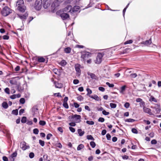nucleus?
Segmentation results:
<instances>
[{
  "label": "nucleus",
  "mask_w": 161,
  "mask_h": 161,
  "mask_svg": "<svg viewBox=\"0 0 161 161\" xmlns=\"http://www.w3.org/2000/svg\"><path fill=\"white\" fill-rule=\"evenodd\" d=\"M26 9V6L24 4V1L23 0H21V12L22 13V14L21 13V19L22 20V22L23 25L26 24H28L33 19V17H30L26 20V19L28 15V12H26L25 13H23V12L25 11Z\"/></svg>",
  "instance_id": "1"
},
{
  "label": "nucleus",
  "mask_w": 161,
  "mask_h": 161,
  "mask_svg": "<svg viewBox=\"0 0 161 161\" xmlns=\"http://www.w3.org/2000/svg\"><path fill=\"white\" fill-rule=\"evenodd\" d=\"M12 10L8 6L4 7L1 11L2 15L4 17L12 13Z\"/></svg>",
  "instance_id": "2"
},
{
  "label": "nucleus",
  "mask_w": 161,
  "mask_h": 161,
  "mask_svg": "<svg viewBox=\"0 0 161 161\" xmlns=\"http://www.w3.org/2000/svg\"><path fill=\"white\" fill-rule=\"evenodd\" d=\"M81 54V59L83 61H85L91 56L92 53L84 51L82 52Z\"/></svg>",
  "instance_id": "3"
},
{
  "label": "nucleus",
  "mask_w": 161,
  "mask_h": 161,
  "mask_svg": "<svg viewBox=\"0 0 161 161\" xmlns=\"http://www.w3.org/2000/svg\"><path fill=\"white\" fill-rule=\"evenodd\" d=\"M42 3V0H36L34 5L35 9L37 10H39L41 8Z\"/></svg>",
  "instance_id": "4"
},
{
  "label": "nucleus",
  "mask_w": 161,
  "mask_h": 161,
  "mask_svg": "<svg viewBox=\"0 0 161 161\" xmlns=\"http://www.w3.org/2000/svg\"><path fill=\"white\" fill-rule=\"evenodd\" d=\"M104 54L101 53H98L97 55L96 60H95V62L97 64H100L102 60V58Z\"/></svg>",
  "instance_id": "5"
},
{
  "label": "nucleus",
  "mask_w": 161,
  "mask_h": 161,
  "mask_svg": "<svg viewBox=\"0 0 161 161\" xmlns=\"http://www.w3.org/2000/svg\"><path fill=\"white\" fill-rule=\"evenodd\" d=\"M52 2V0H43V7L45 8L49 7Z\"/></svg>",
  "instance_id": "6"
},
{
  "label": "nucleus",
  "mask_w": 161,
  "mask_h": 161,
  "mask_svg": "<svg viewBox=\"0 0 161 161\" xmlns=\"http://www.w3.org/2000/svg\"><path fill=\"white\" fill-rule=\"evenodd\" d=\"M80 67V65L79 64H77L75 65V68L76 72V74L78 76H80L81 74Z\"/></svg>",
  "instance_id": "7"
},
{
  "label": "nucleus",
  "mask_w": 161,
  "mask_h": 161,
  "mask_svg": "<svg viewBox=\"0 0 161 161\" xmlns=\"http://www.w3.org/2000/svg\"><path fill=\"white\" fill-rule=\"evenodd\" d=\"M30 147L29 145L26 143L25 142H23L22 143V148L23 150H25L26 149H29Z\"/></svg>",
  "instance_id": "8"
},
{
  "label": "nucleus",
  "mask_w": 161,
  "mask_h": 161,
  "mask_svg": "<svg viewBox=\"0 0 161 161\" xmlns=\"http://www.w3.org/2000/svg\"><path fill=\"white\" fill-rule=\"evenodd\" d=\"M60 16L64 20H66L69 18V16L68 14L65 13H63L60 14Z\"/></svg>",
  "instance_id": "9"
},
{
  "label": "nucleus",
  "mask_w": 161,
  "mask_h": 161,
  "mask_svg": "<svg viewBox=\"0 0 161 161\" xmlns=\"http://www.w3.org/2000/svg\"><path fill=\"white\" fill-rule=\"evenodd\" d=\"M143 110L144 112L147 113L150 115H153V114L151 112V110L149 108H147L145 107H143Z\"/></svg>",
  "instance_id": "10"
},
{
  "label": "nucleus",
  "mask_w": 161,
  "mask_h": 161,
  "mask_svg": "<svg viewBox=\"0 0 161 161\" xmlns=\"http://www.w3.org/2000/svg\"><path fill=\"white\" fill-rule=\"evenodd\" d=\"M15 11L20 12V0H18L16 2V3L15 6Z\"/></svg>",
  "instance_id": "11"
},
{
  "label": "nucleus",
  "mask_w": 161,
  "mask_h": 161,
  "mask_svg": "<svg viewBox=\"0 0 161 161\" xmlns=\"http://www.w3.org/2000/svg\"><path fill=\"white\" fill-rule=\"evenodd\" d=\"M74 119L76 123H79L81 121V116L80 115L77 114H75L74 115Z\"/></svg>",
  "instance_id": "12"
},
{
  "label": "nucleus",
  "mask_w": 161,
  "mask_h": 161,
  "mask_svg": "<svg viewBox=\"0 0 161 161\" xmlns=\"http://www.w3.org/2000/svg\"><path fill=\"white\" fill-rule=\"evenodd\" d=\"M80 9V8L79 6H75L72 8L71 13L73 14L74 13L78 11Z\"/></svg>",
  "instance_id": "13"
},
{
  "label": "nucleus",
  "mask_w": 161,
  "mask_h": 161,
  "mask_svg": "<svg viewBox=\"0 0 161 161\" xmlns=\"http://www.w3.org/2000/svg\"><path fill=\"white\" fill-rule=\"evenodd\" d=\"M17 153L16 151L14 152L11 155L10 157V159L11 161H14L15 160V157H16Z\"/></svg>",
  "instance_id": "14"
},
{
  "label": "nucleus",
  "mask_w": 161,
  "mask_h": 161,
  "mask_svg": "<svg viewBox=\"0 0 161 161\" xmlns=\"http://www.w3.org/2000/svg\"><path fill=\"white\" fill-rule=\"evenodd\" d=\"M72 6L71 5H68L64 9V11L65 12H71Z\"/></svg>",
  "instance_id": "15"
},
{
  "label": "nucleus",
  "mask_w": 161,
  "mask_h": 161,
  "mask_svg": "<svg viewBox=\"0 0 161 161\" xmlns=\"http://www.w3.org/2000/svg\"><path fill=\"white\" fill-rule=\"evenodd\" d=\"M54 84L56 88H61L63 87V85L61 83H59L58 82H54Z\"/></svg>",
  "instance_id": "16"
},
{
  "label": "nucleus",
  "mask_w": 161,
  "mask_h": 161,
  "mask_svg": "<svg viewBox=\"0 0 161 161\" xmlns=\"http://www.w3.org/2000/svg\"><path fill=\"white\" fill-rule=\"evenodd\" d=\"M142 44L148 45L151 44L152 43L151 39H150L149 40H146L145 42H143L142 43Z\"/></svg>",
  "instance_id": "17"
},
{
  "label": "nucleus",
  "mask_w": 161,
  "mask_h": 161,
  "mask_svg": "<svg viewBox=\"0 0 161 161\" xmlns=\"http://www.w3.org/2000/svg\"><path fill=\"white\" fill-rule=\"evenodd\" d=\"M2 106L3 108L6 109L8 108V103L6 102H3L2 103Z\"/></svg>",
  "instance_id": "18"
},
{
  "label": "nucleus",
  "mask_w": 161,
  "mask_h": 161,
  "mask_svg": "<svg viewBox=\"0 0 161 161\" xmlns=\"http://www.w3.org/2000/svg\"><path fill=\"white\" fill-rule=\"evenodd\" d=\"M87 74L88 75H89L92 79H96V76L94 74L91 73L89 72H88Z\"/></svg>",
  "instance_id": "19"
},
{
  "label": "nucleus",
  "mask_w": 161,
  "mask_h": 161,
  "mask_svg": "<svg viewBox=\"0 0 161 161\" xmlns=\"http://www.w3.org/2000/svg\"><path fill=\"white\" fill-rule=\"evenodd\" d=\"M77 131L79 136H83L85 133V132L84 131H82L80 129H78Z\"/></svg>",
  "instance_id": "20"
},
{
  "label": "nucleus",
  "mask_w": 161,
  "mask_h": 161,
  "mask_svg": "<svg viewBox=\"0 0 161 161\" xmlns=\"http://www.w3.org/2000/svg\"><path fill=\"white\" fill-rule=\"evenodd\" d=\"M126 86L125 85L122 86L120 88V92L122 94H124V92L125 91Z\"/></svg>",
  "instance_id": "21"
},
{
  "label": "nucleus",
  "mask_w": 161,
  "mask_h": 161,
  "mask_svg": "<svg viewBox=\"0 0 161 161\" xmlns=\"http://www.w3.org/2000/svg\"><path fill=\"white\" fill-rule=\"evenodd\" d=\"M11 114L15 116L18 115V110L17 109L13 110L12 111Z\"/></svg>",
  "instance_id": "22"
},
{
  "label": "nucleus",
  "mask_w": 161,
  "mask_h": 161,
  "mask_svg": "<svg viewBox=\"0 0 161 161\" xmlns=\"http://www.w3.org/2000/svg\"><path fill=\"white\" fill-rule=\"evenodd\" d=\"M71 48L70 47H67L64 49V51L66 53H69L71 52Z\"/></svg>",
  "instance_id": "23"
},
{
  "label": "nucleus",
  "mask_w": 161,
  "mask_h": 161,
  "mask_svg": "<svg viewBox=\"0 0 161 161\" xmlns=\"http://www.w3.org/2000/svg\"><path fill=\"white\" fill-rule=\"evenodd\" d=\"M89 97L97 101H98L99 100L98 97L96 95H95L94 96H89Z\"/></svg>",
  "instance_id": "24"
},
{
  "label": "nucleus",
  "mask_w": 161,
  "mask_h": 161,
  "mask_svg": "<svg viewBox=\"0 0 161 161\" xmlns=\"http://www.w3.org/2000/svg\"><path fill=\"white\" fill-rule=\"evenodd\" d=\"M149 101L151 102H154L155 103L157 102V100L153 96H151L150 98Z\"/></svg>",
  "instance_id": "25"
},
{
  "label": "nucleus",
  "mask_w": 161,
  "mask_h": 161,
  "mask_svg": "<svg viewBox=\"0 0 161 161\" xmlns=\"http://www.w3.org/2000/svg\"><path fill=\"white\" fill-rule=\"evenodd\" d=\"M153 108L155 109L156 111V114L159 113L161 111V108L160 107H158V108L156 107H153Z\"/></svg>",
  "instance_id": "26"
},
{
  "label": "nucleus",
  "mask_w": 161,
  "mask_h": 161,
  "mask_svg": "<svg viewBox=\"0 0 161 161\" xmlns=\"http://www.w3.org/2000/svg\"><path fill=\"white\" fill-rule=\"evenodd\" d=\"M84 145L82 144H80L79 145L77 148V150H80L84 147Z\"/></svg>",
  "instance_id": "27"
},
{
  "label": "nucleus",
  "mask_w": 161,
  "mask_h": 161,
  "mask_svg": "<svg viewBox=\"0 0 161 161\" xmlns=\"http://www.w3.org/2000/svg\"><path fill=\"white\" fill-rule=\"evenodd\" d=\"M21 122L23 123H26L27 121V118L26 117H23L21 120Z\"/></svg>",
  "instance_id": "28"
},
{
  "label": "nucleus",
  "mask_w": 161,
  "mask_h": 161,
  "mask_svg": "<svg viewBox=\"0 0 161 161\" xmlns=\"http://www.w3.org/2000/svg\"><path fill=\"white\" fill-rule=\"evenodd\" d=\"M135 121V120L132 119H128L125 120V121L128 122H133Z\"/></svg>",
  "instance_id": "29"
},
{
  "label": "nucleus",
  "mask_w": 161,
  "mask_h": 161,
  "mask_svg": "<svg viewBox=\"0 0 161 161\" xmlns=\"http://www.w3.org/2000/svg\"><path fill=\"white\" fill-rule=\"evenodd\" d=\"M87 92V95L89 96H90V95L92 93V90L89 88H87L86 89Z\"/></svg>",
  "instance_id": "30"
},
{
  "label": "nucleus",
  "mask_w": 161,
  "mask_h": 161,
  "mask_svg": "<svg viewBox=\"0 0 161 161\" xmlns=\"http://www.w3.org/2000/svg\"><path fill=\"white\" fill-rule=\"evenodd\" d=\"M110 106L111 108H116L117 105L115 103H111L110 104Z\"/></svg>",
  "instance_id": "31"
},
{
  "label": "nucleus",
  "mask_w": 161,
  "mask_h": 161,
  "mask_svg": "<svg viewBox=\"0 0 161 161\" xmlns=\"http://www.w3.org/2000/svg\"><path fill=\"white\" fill-rule=\"evenodd\" d=\"M39 124L40 125L44 126L46 124V122L45 121L43 120H40L39 121Z\"/></svg>",
  "instance_id": "32"
},
{
  "label": "nucleus",
  "mask_w": 161,
  "mask_h": 161,
  "mask_svg": "<svg viewBox=\"0 0 161 161\" xmlns=\"http://www.w3.org/2000/svg\"><path fill=\"white\" fill-rule=\"evenodd\" d=\"M39 143L40 144L42 147H43L45 145V142L41 140H39Z\"/></svg>",
  "instance_id": "33"
},
{
  "label": "nucleus",
  "mask_w": 161,
  "mask_h": 161,
  "mask_svg": "<svg viewBox=\"0 0 161 161\" xmlns=\"http://www.w3.org/2000/svg\"><path fill=\"white\" fill-rule=\"evenodd\" d=\"M60 64L62 66H64L66 64V62L64 60H62L60 62Z\"/></svg>",
  "instance_id": "34"
},
{
  "label": "nucleus",
  "mask_w": 161,
  "mask_h": 161,
  "mask_svg": "<svg viewBox=\"0 0 161 161\" xmlns=\"http://www.w3.org/2000/svg\"><path fill=\"white\" fill-rule=\"evenodd\" d=\"M38 61L40 62H44L45 61V59L43 57H41L38 58Z\"/></svg>",
  "instance_id": "35"
},
{
  "label": "nucleus",
  "mask_w": 161,
  "mask_h": 161,
  "mask_svg": "<svg viewBox=\"0 0 161 161\" xmlns=\"http://www.w3.org/2000/svg\"><path fill=\"white\" fill-rule=\"evenodd\" d=\"M87 139L88 140H94V139L91 135H88L87 136Z\"/></svg>",
  "instance_id": "36"
},
{
  "label": "nucleus",
  "mask_w": 161,
  "mask_h": 161,
  "mask_svg": "<svg viewBox=\"0 0 161 161\" xmlns=\"http://www.w3.org/2000/svg\"><path fill=\"white\" fill-rule=\"evenodd\" d=\"M90 145L93 148H94L96 146L95 142L93 141L91 142L90 143Z\"/></svg>",
  "instance_id": "37"
},
{
  "label": "nucleus",
  "mask_w": 161,
  "mask_h": 161,
  "mask_svg": "<svg viewBox=\"0 0 161 161\" xmlns=\"http://www.w3.org/2000/svg\"><path fill=\"white\" fill-rule=\"evenodd\" d=\"M4 91L6 93L8 94H10L9 89L8 87H7L4 89Z\"/></svg>",
  "instance_id": "38"
},
{
  "label": "nucleus",
  "mask_w": 161,
  "mask_h": 161,
  "mask_svg": "<svg viewBox=\"0 0 161 161\" xmlns=\"http://www.w3.org/2000/svg\"><path fill=\"white\" fill-rule=\"evenodd\" d=\"M86 123L88 124V125H93L94 124V121H89V120H87L86 121Z\"/></svg>",
  "instance_id": "39"
},
{
  "label": "nucleus",
  "mask_w": 161,
  "mask_h": 161,
  "mask_svg": "<svg viewBox=\"0 0 161 161\" xmlns=\"http://www.w3.org/2000/svg\"><path fill=\"white\" fill-rule=\"evenodd\" d=\"M132 42L133 41L132 40H130L125 42L124 43V44L125 45H126L128 44H131L132 43Z\"/></svg>",
  "instance_id": "40"
},
{
  "label": "nucleus",
  "mask_w": 161,
  "mask_h": 161,
  "mask_svg": "<svg viewBox=\"0 0 161 161\" xmlns=\"http://www.w3.org/2000/svg\"><path fill=\"white\" fill-rule=\"evenodd\" d=\"M39 130L37 128L34 129L33 130V133L34 134L36 135H37L38 134Z\"/></svg>",
  "instance_id": "41"
},
{
  "label": "nucleus",
  "mask_w": 161,
  "mask_h": 161,
  "mask_svg": "<svg viewBox=\"0 0 161 161\" xmlns=\"http://www.w3.org/2000/svg\"><path fill=\"white\" fill-rule=\"evenodd\" d=\"M106 84L108 86L110 87H113L114 86V85L113 84H110L108 82H107L106 83Z\"/></svg>",
  "instance_id": "42"
},
{
  "label": "nucleus",
  "mask_w": 161,
  "mask_h": 161,
  "mask_svg": "<svg viewBox=\"0 0 161 161\" xmlns=\"http://www.w3.org/2000/svg\"><path fill=\"white\" fill-rule=\"evenodd\" d=\"M63 106L66 108H68L69 106L67 103H63Z\"/></svg>",
  "instance_id": "43"
},
{
  "label": "nucleus",
  "mask_w": 161,
  "mask_h": 161,
  "mask_svg": "<svg viewBox=\"0 0 161 161\" xmlns=\"http://www.w3.org/2000/svg\"><path fill=\"white\" fill-rule=\"evenodd\" d=\"M77 99L79 101H81L83 100V97H82V96L81 95H80L77 98Z\"/></svg>",
  "instance_id": "44"
},
{
  "label": "nucleus",
  "mask_w": 161,
  "mask_h": 161,
  "mask_svg": "<svg viewBox=\"0 0 161 161\" xmlns=\"http://www.w3.org/2000/svg\"><path fill=\"white\" fill-rule=\"evenodd\" d=\"M2 38L4 40H8L9 38V36L7 35H5L2 36Z\"/></svg>",
  "instance_id": "45"
},
{
  "label": "nucleus",
  "mask_w": 161,
  "mask_h": 161,
  "mask_svg": "<svg viewBox=\"0 0 161 161\" xmlns=\"http://www.w3.org/2000/svg\"><path fill=\"white\" fill-rule=\"evenodd\" d=\"M34 156V154L33 153L31 152L29 153V157L31 158H33Z\"/></svg>",
  "instance_id": "46"
},
{
  "label": "nucleus",
  "mask_w": 161,
  "mask_h": 161,
  "mask_svg": "<svg viewBox=\"0 0 161 161\" xmlns=\"http://www.w3.org/2000/svg\"><path fill=\"white\" fill-rule=\"evenodd\" d=\"M130 76L131 78H135L137 76V74L136 73L131 74L130 75Z\"/></svg>",
  "instance_id": "47"
},
{
  "label": "nucleus",
  "mask_w": 161,
  "mask_h": 161,
  "mask_svg": "<svg viewBox=\"0 0 161 161\" xmlns=\"http://www.w3.org/2000/svg\"><path fill=\"white\" fill-rule=\"evenodd\" d=\"M102 113L103 114L105 115H107L109 114V112H106L105 110H103L102 111Z\"/></svg>",
  "instance_id": "48"
},
{
  "label": "nucleus",
  "mask_w": 161,
  "mask_h": 161,
  "mask_svg": "<svg viewBox=\"0 0 161 161\" xmlns=\"http://www.w3.org/2000/svg\"><path fill=\"white\" fill-rule=\"evenodd\" d=\"M69 129L72 132L74 133L75 131V129L72 127H69Z\"/></svg>",
  "instance_id": "49"
},
{
  "label": "nucleus",
  "mask_w": 161,
  "mask_h": 161,
  "mask_svg": "<svg viewBox=\"0 0 161 161\" xmlns=\"http://www.w3.org/2000/svg\"><path fill=\"white\" fill-rule=\"evenodd\" d=\"M132 132L135 134H137L138 133L137 130L135 128H132L131 130Z\"/></svg>",
  "instance_id": "50"
},
{
  "label": "nucleus",
  "mask_w": 161,
  "mask_h": 161,
  "mask_svg": "<svg viewBox=\"0 0 161 161\" xmlns=\"http://www.w3.org/2000/svg\"><path fill=\"white\" fill-rule=\"evenodd\" d=\"M52 136V135L51 134H48L47 136V140H49L50 139L51 137Z\"/></svg>",
  "instance_id": "51"
},
{
  "label": "nucleus",
  "mask_w": 161,
  "mask_h": 161,
  "mask_svg": "<svg viewBox=\"0 0 161 161\" xmlns=\"http://www.w3.org/2000/svg\"><path fill=\"white\" fill-rule=\"evenodd\" d=\"M129 106L130 104L129 103L127 102L126 103L124 104L125 107L127 108H128L129 107Z\"/></svg>",
  "instance_id": "52"
},
{
  "label": "nucleus",
  "mask_w": 161,
  "mask_h": 161,
  "mask_svg": "<svg viewBox=\"0 0 161 161\" xmlns=\"http://www.w3.org/2000/svg\"><path fill=\"white\" fill-rule=\"evenodd\" d=\"M26 124L29 125H31L32 124L33 122L32 120H28L26 122Z\"/></svg>",
  "instance_id": "53"
},
{
  "label": "nucleus",
  "mask_w": 161,
  "mask_h": 161,
  "mask_svg": "<svg viewBox=\"0 0 161 161\" xmlns=\"http://www.w3.org/2000/svg\"><path fill=\"white\" fill-rule=\"evenodd\" d=\"M10 98L12 99H14L16 98V94H13L10 97Z\"/></svg>",
  "instance_id": "54"
},
{
  "label": "nucleus",
  "mask_w": 161,
  "mask_h": 161,
  "mask_svg": "<svg viewBox=\"0 0 161 161\" xmlns=\"http://www.w3.org/2000/svg\"><path fill=\"white\" fill-rule=\"evenodd\" d=\"M104 119L102 117H100L99 118L98 121L99 122H103L104 121Z\"/></svg>",
  "instance_id": "55"
},
{
  "label": "nucleus",
  "mask_w": 161,
  "mask_h": 161,
  "mask_svg": "<svg viewBox=\"0 0 161 161\" xmlns=\"http://www.w3.org/2000/svg\"><path fill=\"white\" fill-rule=\"evenodd\" d=\"M157 143V141L156 140L154 139L153 140L151 141V143L152 144H156Z\"/></svg>",
  "instance_id": "56"
},
{
  "label": "nucleus",
  "mask_w": 161,
  "mask_h": 161,
  "mask_svg": "<svg viewBox=\"0 0 161 161\" xmlns=\"http://www.w3.org/2000/svg\"><path fill=\"white\" fill-rule=\"evenodd\" d=\"M2 159L3 161H8V158L6 156H3Z\"/></svg>",
  "instance_id": "57"
},
{
  "label": "nucleus",
  "mask_w": 161,
  "mask_h": 161,
  "mask_svg": "<svg viewBox=\"0 0 161 161\" xmlns=\"http://www.w3.org/2000/svg\"><path fill=\"white\" fill-rule=\"evenodd\" d=\"M73 83L75 84H77L79 82V80L77 79H75L73 80Z\"/></svg>",
  "instance_id": "58"
},
{
  "label": "nucleus",
  "mask_w": 161,
  "mask_h": 161,
  "mask_svg": "<svg viewBox=\"0 0 161 161\" xmlns=\"http://www.w3.org/2000/svg\"><path fill=\"white\" fill-rule=\"evenodd\" d=\"M106 136L107 139L108 140H110L111 137L110 135L108 133L107 134Z\"/></svg>",
  "instance_id": "59"
},
{
  "label": "nucleus",
  "mask_w": 161,
  "mask_h": 161,
  "mask_svg": "<svg viewBox=\"0 0 161 161\" xmlns=\"http://www.w3.org/2000/svg\"><path fill=\"white\" fill-rule=\"evenodd\" d=\"M69 119L70 120V121H73V119H74V115L72 116H69L68 117Z\"/></svg>",
  "instance_id": "60"
},
{
  "label": "nucleus",
  "mask_w": 161,
  "mask_h": 161,
  "mask_svg": "<svg viewBox=\"0 0 161 161\" xmlns=\"http://www.w3.org/2000/svg\"><path fill=\"white\" fill-rule=\"evenodd\" d=\"M25 102V100L24 98H21V104H23Z\"/></svg>",
  "instance_id": "61"
},
{
  "label": "nucleus",
  "mask_w": 161,
  "mask_h": 161,
  "mask_svg": "<svg viewBox=\"0 0 161 161\" xmlns=\"http://www.w3.org/2000/svg\"><path fill=\"white\" fill-rule=\"evenodd\" d=\"M98 89L100 91L102 92H104L105 90V88L104 87H99L98 88Z\"/></svg>",
  "instance_id": "62"
},
{
  "label": "nucleus",
  "mask_w": 161,
  "mask_h": 161,
  "mask_svg": "<svg viewBox=\"0 0 161 161\" xmlns=\"http://www.w3.org/2000/svg\"><path fill=\"white\" fill-rule=\"evenodd\" d=\"M122 158L124 159H127L129 158V156L126 155H124L122 156Z\"/></svg>",
  "instance_id": "63"
},
{
  "label": "nucleus",
  "mask_w": 161,
  "mask_h": 161,
  "mask_svg": "<svg viewBox=\"0 0 161 161\" xmlns=\"http://www.w3.org/2000/svg\"><path fill=\"white\" fill-rule=\"evenodd\" d=\"M69 125L71 126H75L76 125V124L75 122H71L69 124Z\"/></svg>",
  "instance_id": "64"
}]
</instances>
